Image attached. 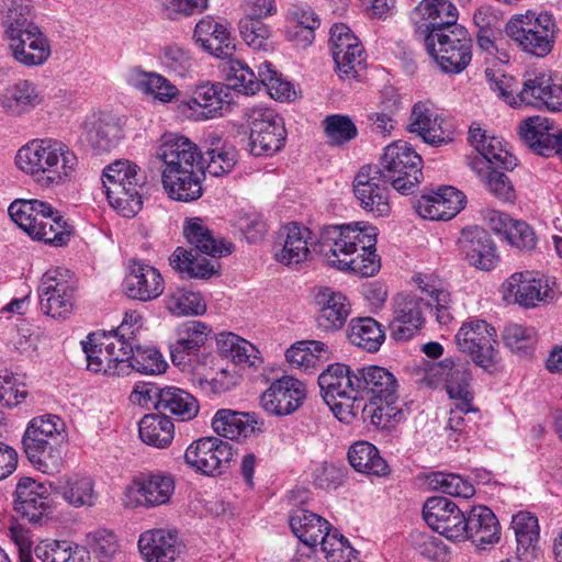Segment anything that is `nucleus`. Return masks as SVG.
<instances>
[{
  "label": "nucleus",
  "mask_w": 562,
  "mask_h": 562,
  "mask_svg": "<svg viewBox=\"0 0 562 562\" xmlns=\"http://www.w3.org/2000/svg\"><path fill=\"white\" fill-rule=\"evenodd\" d=\"M330 267L371 277L380 269L376 228L361 223L324 226L316 240Z\"/></svg>",
  "instance_id": "obj_1"
},
{
  "label": "nucleus",
  "mask_w": 562,
  "mask_h": 562,
  "mask_svg": "<svg viewBox=\"0 0 562 562\" xmlns=\"http://www.w3.org/2000/svg\"><path fill=\"white\" fill-rule=\"evenodd\" d=\"M15 165L41 187L54 188L76 177L79 159L66 143L46 137L23 145L15 155Z\"/></svg>",
  "instance_id": "obj_2"
},
{
  "label": "nucleus",
  "mask_w": 562,
  "mask_h": 562,
  "mask_svg": "<svg viewBox=\"0 0 562 562\" xmlns=\"http://www.w3.org/2000/svg\"><path fill=\"white\" fill-rule=\"evenodd\" d=\"M358 397L369 396L363 415L380 428H389L405 418V412L398 404V382L387 369L379 366L357 368Z\"/></svg>",
  "instance_id": "obj_3"
},
{
  "label": "nucleus",
  "mask_w": 562,
  "mask_h": 562,
  "mask_svg": "<svg viewBox=\"0 0 562 562\" xmlns=\"http://www.w3.org/2000/svg\"><path fill=\"white\" fill-rule=\"evenodd\" d=\"M9 215L30 237L53 246L66 245L72 227L57 210L40 200H15L8 209Z\"/></svg>",
  "instance_id": "obj_4"
},
{
  "label": "nucleus",
  "mask_w": 562,
  "mask_h": 562,
  "mask_svg": "<svg viewBox=\"0 0 562 562\" xmlns=\"http://www.w3.org/2000/svg\"><path fill=\"white\" fill-rule=\"evenodd\" d=\"M102 182L110 205L122 216L133 217L142 210L146 176L135 162L120 159L110 164Z\"/></svg>",
  "instance_id": "obj_5"
},
{
  "label": "nucleus",
  "mask_w": 562,
  "mask_h": 562,
  "mask_svg": "<svg viewBox=\"0 0 562 562\" xmlns=\"http://www.w3.org/2000/svg\"><path fill=\"white\" fill-rule=\"evenodd\" d=\"M558 32L551 13L531 10L514 14L505 25L506 35L517 47L536 57H546L552 52Z\"/></svg>",
  "instance_id": "obj_6"
},
{
  "label": "nucleus",
  "mask_w": 562,
  "mask_h": 562,
  "mask_svg": "<svg viewBox=\"0 0 562 562\" xmlns=\"http://www.w3.org/2000/svg\"><path fill=\"white\" fill-rule=\"evenodd\" d=\"M65 424L57 415L34 417L22 438L24 452L40 471L50 473L60 465V457L54 454L53 446L64 439Z\"/></svg>",
  "instance_id": "obj_7"
},
{
  "label": "nucleus",
  "mask_w": 562,
  "mask_h": 562,
  "mask_svg": "<svg viewBox=\"0 0 562 562\" xmlns=\"http://www.w3.org/2000/svg\"><path fill=\"white\" fill-rule=\"evenodd\" d=\"M423 41L426 50L445 74L462 72L472 59V40L462 25L439 29L426 34Z\"/></svg>",
  "instance_id": "obj_8"
},
{
  "label": "nucleus",
  "mask_w": 562,
  "mask_h": 562,
  "mask_svg": "<svg viewBox=\"0 0 562 562\" xmlns=\"http://www.w3.org/2000/svg\"><path fill=\"white\" fill-rule=\"evenodd\" d=\"M227 79L232 87L245 94H255L265 87L271 98L284 102L294 100L296 92L271 63L265 61L258 67V74L239 59L228 61Z\"/></svg>",
  "instance_id": "obj_9"
},
{
  "label": "nucleus",
  "mask_w": 562,
  "mask_h": 562,
  "mask_svg": "<svg viewBox=\"0 0 562 562\" xmlns=\"http://www.w3.org/2000/svg\"><path fill=\"white\" fill-rule=\"evenodd\" d=\"M378 167L391 180V186L402 194L414 193L423 178V159L404 140L386 146Z\"/></svg>",
  "instance_id": "obj_10"
},
{
  "label": "nucleus",
  "mask_w": 562,
  "mask_h": 562,
  "mask_svg": "<svg viewBox=\"0 0 562 562\" xmlns=\"http://www.w3.org/2000/svg\"><path fill=\"white\" fill-rule=\"evenodd\" d=\"M245 119L249 127L248 150L252 156L270 157L284 147V121L274 110L263 106L246 109Z\"/></svg>",
  "instance_id": "obj_11"
},
{
  "label": "nucleus",
  "mask_w": 562,
  "mask_h": 562,
  "mask_svg": "<svg viewBox=\"0 0 562 562\" xmlns=\"http://www.w3.org/2000/svg\"><path fill=\"white\" fill-rule=\"evenodd\" d=\"M431 371L435 376L445 381L447 393L453 401V407L450 408L449 417V425L453 428L462 420L463 414L475 412L469 362L445 359L434 366Z\"/></svg>",
  "instance_id": "obj_12"
},
{
  "label": "nucleus",
  "mask_w": 562,
  "mask_h": 562,
  "mask_svg": "<svg viewBox=\"0 0 562 562\" xmlns=\"http://www.w3.org/2000/svg\"><path fill=\"white\" fill-rule=\"evenodd\" d=\"M41 311L52 318L65 319L74 310L75 280L68 269L46 271L37 289Z\"/></svg>",
  "instance_id": "obj_13"
},
{
  "label": "nucleus",
  "mask_w": 562,
  "mask_h": 562,
  "mask_svg": "<svg viewBox=\"0 0 562 562\" xmlns=\"http://www.w3.org/2000/svg\"><path fill=\"white\" fill-rule=\"evenodd\" d=\"M456 344L461 352L470 356L472 361L484 370L497 363L496 330L483 319L464 323L456 334Z\"/></svg>",
  "instance_id": "obj_14"
},
{
  "label": "nucleus",
  "mask_w": 562,
  "mask_h": 562,
  "mask_svg": "<svg viewBox=\"0 0 562 562\" xmlns=\"http://www.w3.org/2000/svg\"><path fill=\"white\" fill-rule=\"evenodd\" d=\"M389 183L391 184V180L376 165L361 167L353 179V193L359 205L374 216L389 215Z\"/></svg>",
  "instance_id": "obj_15"
},
{
  "label": "nucleus",
  "mask_w": 562,
  "mask_h": 562,
  "mask_svg": "<svg viewBox=\"0 0 562 562\" xmlns=\"http://www.w3.org/2000/svg\"><path fill=\"white\" fill-rule=\"evenodd\" d=\"M234 456L229 442L218 437H203L193 441L184 452L187 464L206 475L221 474Z\"/></svg>",
  "instance_id": "obj_16"
},
{
  "label": "nucleus",
  "mask_w": 562,
  "mask_h": 562,
  "mask_svg": "<svg viewBox=\"0 0 562 562\" xmlns=\"http://www.w3.org/2000/svg\"><path fill=\"white\" fill-rule=\"evenodd\" d=\"M330 49L340 78H356L363 69L364 49L359 38L346 24H335L330 29Z\"/></svg>",
  "instance_id": "obj_17"
},
{
  "label": "nucleus",
  "mask_w": 562,
  "mask_h": 562,
  "mask_svg": "<svg viewBox=\"0 0 562 562\" xmlns=\"http://www.w3.org/2000/svg\"><path fill=\"white\" fill-rule=\"evenodd\" d=\"M426 524L436 532L452 541L467 538L464 529L465 514L459 506L447 497H429L423 507Z\"/></svg>",
  "instance_id": "obj_18"
},
{
  "label": "nucleus",
  "mask_w": 562,
  "mask_h": 562,
  "mask_svg": "<svg viewBox=\"0 0 562 562\" xmlns=\"http://www.w3.org/2000/svg\"><path fill=\"white\" fill-rule=\"evenodd\" d=\"M409 131L429 145L441 146L453 140L456 124L453 120L441 116L432 103L420 101L412 109Z\"/></svg>",
  "instance_id": "obj_19"
},
{
  "label": "nucleus",
  "mask_w": 562,
  "mask_h": 562,
  "mask_svg": "<svg viewBox=\"0 0 562 562\" xmlns=\"http://www.w3.org/2000/svg\"><path fill=\"white\" fill-rule=\"evenodd\" d=\"M173 476L164 472H151L135 479L127 487L126 496L132 506L155 508L169 504L175 493Z\"/></svg>",
  "instance_id": "obj_20"
},
{
  "label": "nucleus",
  "mask_w": 562,
  "mask_h": 562,
  "mask_svg": "<svg viewBox=\"0 0 562 562\" xmlns=\"http://www.w3.org/2000/svg\"><path fill=\"white\" fill-rule=\"evenodd\" d=\"M457 246L461 259L479 270L491 271L499 261L494 240L482 227L463 228Z\"/></svg>",
  "instance_id": "obj_21"
},
{
  "label": "nucleus",
  "mask_w": 562,
  "mask_h": 562,
  "mask_svg": "<svg viewBox=\"0 0 562 562\" xmlns=\"http://www.w3.org/2000/svg\"><path fill=\"white\" fill-rule=\"evenodd\" d=\"M156 156L165 165L162 175L204 169V159L198 146L183 136H165L157 148Z\"/></svg>",
  "instance_id": "obj_22"
},
{
  "label": "nucleus",
  "mask_w": 562,
  "mask_h": 562,
  "mask_svg": "<svg viewBox=\"0 0 562 562\" xmlns=\"http://www.w3.org/2000/svg\"><path fill=\"white\" fill-rule=\"evenodd\" d=\"M306 396L303 382L283 375L270 384L260 397L261 407L270 415L284 416L295 412Z\"/></svg>",
  "instance_id": "obj_23"
},
{
  "label": "nucleus",
  "mask_w": 562,
  "mask_h": 562,
  "mask_svg": "<svg viewBox=\"0 0 562 562\" xmlns=\"http://www.w3.org/2000/svg\"><path fill=\"white\" fill-rule=\"evenodd\" d=\"M430 302L416 295L398 294L394 299L393 318L390 323L391 337L405 341L414 337L424 324V310Z\"/></svg>",
  "instance_id": "obj_24"
},
{
  "label": "nucleus",
  "mask_w": 562,
  "mask_h": 562,
  "mask_svg": "<svg viewBox=\"0 0 562 562\" xmlns=\"http://www.w3.org/2000/svg\"><path fill=\"white\" fill-rule=\"evenodd\" d=\"M14 495V510L29 522L42 525L50 514V493L43 483L21 477Z\"/></svg>",
  "instance_id": "obj_25"
},
{
  "label": "nucleus",
  "mask_w": 562,
  "mask_h": 562,
  "mask_svg": "<svg viewBox=\"0 0 562 562\" xmlns=\"http://www.w3.org/2000/svg\"><path fill=\"white\" fill-rule=\"evenodd\" d=\"M211 328L200 321H188L177 328V340L170 345V358L182 371L193 369L194 358L211 335Z\"/></svg>",
  "instance_id": "obj_26"
},
{
  "label": "nucleus",
  "mask_w": 562,
  "mask_h": 562,
  "mask_svg": "<svg viewBox=\"0 0 562 562\" xmlns=\"http://www.w3.org/2000/svg\"><path fill=\"white\" fill-rule=\"evenodd\" d=\"M411 20L417 34L424 40L426 34L441 29L459 26L458 10L449 0H422L411 12Z\"/></svg>",
  "instance_id": "obj_27"
},
{
  "label": "nucleus",
  "mask_w": 562,
  "mask_h": 562,
  "mask_svg": "<svg viewBox=\"0 0 562 562\" xmlns=\"http://www.w3.org/2000/svg\"><path fill=\"white\" fill-rule=\"evenodd\" d=\"M233 102L232 88L222 82H204L194 88L187 101L190 110L198 112V120L222 116Z\"/></svg>",
  "instance_id": "obj_28"
},
{
  "label": "nucleus",
  "mask_w": 562,
  "mask_h": 562,
  "mask_svg": "<svg viewBox=\"0 0 562 562\" xmlns=\"http://www.w3.org/2000/svg\"><path fill=\"white\" fill-rule=\"evenodd\" d=\"M312 232L299 223L284 225L274 246V258L284 265H297L306 261L311 255Z\"/></svg>",
  "instance_id": "obj_29"
},
{
  "label": "nucleus",
  "mask_w": 562,
  "mask_h": 562,
  "mask_svg": "<svg viewBox=\"0 0 562 562\" xmlns=\"http://www.w3.org/2000/svg\"><path fill=\"white\" fill-rule=\"evenodd\" d=\"M7 42L14 60L27 67L43 65L52 53L49 42L38 25L23 29Z\"/></svg>",
  "instance_id": "obj_30"
},
{
  "label": "nucleus",
  "mask_w": 562,
  "mask_h": 562,
  "mask_svg": "<svg viewBox=\"0 0 562 562\" xmlns=\"http://www.w3.org/2000/svg\"><path fill=\"white\" fill-rule=\"evenodd\" d=\"M465 204V195L453 187H443L431 194H424L416 200V213L431 221H449L454 217Z\"/></svg>",
  "instance_id": "obj_31"
},
{
  "label": "nucleus",
  "mask_w": 562,
  "mask_h": 562,
  "mask_svg": "<svg viewBox=\"0 0 562 562\" xmlns=\"http://www.w3.org/2000/svg\"><path fill=\"white\" fill-rule=\"evenodd\" d=\"M520 105L547 109L551 112L562 110V86L553 81L548 72H539L524 81L518 91Z\"/></svg>",
  "instance_id": "obj_32"
},
{
  "label": "nucleus",
  "mask_w": 562,
  "mask_h": 562,
  "mask_svg": "<svg viewBox=\"0 0 562 562\" xmlns=\"http://www.w3.org/2000/svg\"><path fill=\"white\" fill-rule=\"evenodd\" d=\"M193 38L209 54L233 60L235 40L227 25L215 21L212 16H204L196 23Z\"/></svg>",
  "instance_id": "obj_33"
},
{
  "label": "nucleus",
  "mask_w": 562,
  "mask_h": 562,
  "mask_svg": "<svg viewBox=\"0 0 562 562\" xmlns=\"http://www.w3.org/2000/svg\"><path fill=\"white\" fill-rule=\"evenodd\" d=\"M126 294L134 300L151 301L165 290V281L158 269L144 262L133 260L130 273L125 278Z\"/></svg>",
  "instance_id": "obj_34"
},
{
  "label": "nucleus",
  "mask_w": 562,
  "mask_h": 562,
  "mask_svg": "<svg viewBox=\"0 0 562 562\" xmlns=\"http://www.w3.org/2000/svg\"><path fill=\"white\" fill-rule=\"evenodd\" d=\"M506 292L524 307H536L552 299L553 290L547 279L533 278L530 272H516L506 281Z\"/></svg>",
  "instance_id": "obj_35"
},
{
  "label": "nucleus",
  "mask_w": 562,
  "mask_h": 562,
  "mask_svg": "<svg viewBox=\"0 0 562 562\" xmlns=\"http://www.w3.org/2000/svg\"><path fill=\"white\" fill-rule=\"evenodd\" d=\"M138 549L146 562H176L182 543L176 532L153 529L139 536Z\"/></svg>",
  "instance_id": "obj_36"
},
{
  "label": "nucleus",
  "mask_w": 562,
  "mask_h": 562,
  "mask_svg": "<svg viewBox=\"0 0 562 562\" xmlns=\"http://www.w3.org/2000/svg\"><path fill=\"white\" fill-rule=\"evenodd\" d=\"M520 136L540 156L550 157L560 146V132L557 133L553 121L541 115L525 120L520 126Z\"/></svg>",
  "instance_id": "obj_37"
},
{
  "label": "nucleus",
  "mask_w": 562,
  "mask_h": 562,
  "mask_svg": "<svg viewBox=\"0 0 562 562\" xmlns=\"http://www.w3.org/2000/svg\"><path fill=\"white\" fill-rule=\"evenodd\" d=\"M467 539L480 549L495 544L501 539V527L495 514L486 506H473L465 516Z\"/></svg>",
  "instance_id": "obj_38"
},
{
  "label": "nucleus",
  "mask_w": 562,
  "mask_h": 562,
  "mask_svg": "<svg viewBox=\"0 0 562 562\" xmlns=\"http://www.w3.org/2000/svg\"><path fill=\"white\" fill-rule=\"evenodd\" d=\"M262 423L249 413L222 408L212 418V428L221 437L231 440H243L261 432Z\"/></svg>",
  "instance_id": "obj_39"
},
{
  "label": "nucleus",
  "mask_w": 562,
  "mask_h": 562,
  "mask_svg": "<svg viewBox=\"0 0 562 562\" xmlns=\"http://www.w3.org/2000/svg\"><path fill=\"white\" fill-rule=\"evenodd\" d=\"M80 136L94 150L102 153L115 148L123 138V130L115 119L87 117L80 125Z\"/></svg>",
  "instance_id": "obj_40"
},
{
  "label": "nucleus",
  "mask_w": 562,
  "mask_h": 562,
  "mask_svg": "<svg viewBox=\"0 0 562 562\" xmlns=\"http://www.w3.org/2000/svg\"><path fill=\"white\" fill-rule=\"evenodd\" d=\"M357 368L351 369L344 363H334L318 376V385L325 400L327 398H358Z\"/></svg>",
  "instance_id": "obj_41"
},
{
  "label": "nucleus",
  "mask_w": 562,
  "mask_h": 562,
  "mask_svg": "<svg viewBox=\"0 0 562 562\" xmlns=\"http://www.w3.org/2000/svg\"><path fill=\"white\" fill-rule=\"evenodd\" d=\"M54 492L75 508L92 507L99 497L93 479L78 473L60 477Z\"/></svg>",
  "instance_id": "obj_42"
},
{
  "label": "nucleus",
  "mask_w": 562,
  "mask_h": 562,
  "mask_svg": "<svg viewBox=\"0 0 562 562\" xmlns=\"http://www.w3.org/2000/svg\"><path fill=\"white\" fill-rule=\"evenodd\" d=\"M469 140L480 156L495 168L513 170L517 166V158L504 142L499 137L487 136L481 127H470Z\"/></svg>",
  "instance_id": "obj_43"
},
{
  "label": "nucleus",
  "mask_w": 562,
  "mask_h": 562,
  "mask_svg": "<svg viewBox=\"0 0 562 562\" xmlns=\"http://www.w3.org/2000/svg\"><path fill=\"white\" fill-rule=\"evenodd\" d=\"M316 299L321 305L317 315L318 327L326 331L340 329L350 314L351 308L348 299L342 293L328 288L322 289Z\"/></svg>",
  "instance_id": "obj_44"
},
{
  "label": "nucleus",
  "mask_w": 562,
  "mask_h": 562,
  "mask_svg": "<svg viewBox=\"0 0 562 562\" xmlns=\"http://www.w3.org/2000/svg\"><path fill=\"white\" fill-rule=\"evenodd\" d=\"M512 528L514 529L517 542V558L525 562L536 559L539 553V526L537 517L530 513L520 512L513 516Z\"/></svg>",
  "instance_id": "obj_45"
},
{
  "label": "nucleus",
  "mask_w": 562,
  "mask_h": 562,
  "mask_svg": "<svg viewBox=\"0 0 562 562\" xmlns=\"http://www.w3.org/2000/svg\"><path fill=\"white\" fill-rule=\"evenodd\" d=\"M204 169L184 170L179 173L161 175L169 198L181 202L195 201L203 194Z\"/></svg>",
  "instance_id": "obj_46"
},
{
  "label": "nucleus",
  "mask_w": 562,
  "mask_h": 562,
  "mask_svg": "<svg viewBox=\"0 0 562 562\" xmlns=\"http://www.w3.org/2000/svg\"><path fill=\"white\" fill-rule=\"evenodd\" d=\"M286 361L296 369L311 373L330 358L328 346L317 340L297 341L285 352Z\"/></svg>",
  "instance_id": "obj_47"
},
{
  "label": "nucleus",
  "mask_w": 562,
  "mask_h": 562,
  "mask_svg": "<svg viewBox=\"0 0 562 562\" xmlns=\"http://www.w3.org/2000/svg\"><path fill=\"white\" fill-rule=\"evenodd\" d=\"M290 527L297 539L307 548L321 544L322 538L329 532V522L322 516L299 508L290 517Z\"/></svg>",
  "instance_id": "obj_48"
},
{
  "label": "nucleus",
  "mask_w": 562,
  "mask_h": 562,
  "mask_svg": "<svg viewBox=\"0 0 562 562\" xmlns=\"http://www.w3.org/2000/svg\"><path fill=\"white\" fill-rule=\"evenodd\" d=\"M156 409L162 415L169 413L180 422H188L198 415L200 406L189 392L177 386H165Z\"/></svg>",
  "instance_id": "obj_49"
},
{
  "label": "nucleus",
  "mask_w": 562,
  "mask_h": 562,
  "mask_svg": "<svg viewBox=\"0 0 562 562\" xmlns=\"http://www.w3.org/2000/svg\"><path fill=\"white\" fill-rule=\"evenodd\" d=\"M183 234L190 245L201 254L211 257H222L232 252L233 245L214 238L212 232L199 217L186 221Z\"/></svg>",
  "instance_id": "obj_50"
},
{
  "label": "nucleus",
  "mask_w": 562,
  "mask_h": 562,
  "mask_svg": "<svg viewBox=\"0 0 562 562\" xmlns=\"http://www.w3.org/2000/svg\"><path fill=\"white\" fill-rule=\"evenodd\" d=\"M43 101L37 87L29 80H21L5 89L1 95L3 109L12 115H22L35 109Z\"/></svg>",
  "instance_id": "obj_51"
},
{
  "label": "nucleus",
  "mask_w": 562,
  "mask_h": 562,
  "mask_svg": "<svg viewBox=\"0 0 562 562\" xmlns=\"http://www.w3.org/2000/svg\"><path fill=\"white\" fill-rule=\"evenodd\" d=\"M41 562H89L90 554L83 547L65 540H42L34 548Z\"/></svg>",
  "instance_id": "obj_52"
},
{
  "label": "nucleus",
  "mask_w": 562,
  "mask_h": 562,
  "mask_svg": "<svg viewBox=\"0 0 562 562\" xmlns=\"http://www.w3.org/2000/svg\"><path fill=\"white\" fill-rule=\"evenodd\" d=\"M350 465L358 472L375 476H385L390 467L380 456L375 446L368 441L355 442L348 451Z\"/></svg>",
  "instance_id": "obj_53"
},
{
  "label": "nucleus",
  "mask_w": 562,
  "mask_h": 562,
  "mask_svg": "<svg viewBox=\"0 0 562 562\" xmlns=\"http://www.w3.org/2000/svg\"><path fill=\"white\" fill-rule=\"evenodd\" d=\"M140 440L151 447L167 448L175 435V426L167 415L147 414L138 423Z\"/></svg>",
  "instance_id": "obj_54"
},
{
  "label": "nucleus",
  "mask_w": 562,
  "mask_h": 562,
  "mask_svg": "<svg viewBox=\"0 0 562 562\" xmlns=\"http://www.w3.org/2000/svg\"><path fill=\"white\" fill-rule=\"evenodd\" d=\"M347 337L350 344L369 352H375L383 344L385 334L374 318L359 317L351 319Z\"/></svg>",
  "instance_id": "obj_55"
},
{
  "label": "nucleus",
  "mask_w": 562,
  "mask_h": 562,
  "mask_svg": "<svg viewBox=\"0 0 562 562\" xmlns=\"http://www.w3.org/2000/svg\"><path fill=\"white\" fill-rule=\"evenodd\" d=\"M31 0H3L1 22L5 40L36 25L31 19Z\"/></svg>",
  "instance_id": "obj_56"
},
{
  "label": "nucleus",
  "mask_w": 562,
  "mask_h": 562,
  "mask_svg": "<svg viewBox=\"0 0 562 562\" xmlns=\"http://www.w3.org/2000/svg\"><path fill=\"white\" fill-rule=\"evenodd\" d=\"M133 85L140 92L153 97L161 103L171 102L179 93L175 85L156 72L142 71L136 74Z\"/></svg>",
  "instance_id": "obj_57"
},
{
  "label": "nucleus",
  "mask_w": 562,
  "mask_h": 562,
  "mask_svg": "<svg viewBox=\"0 0 562 562\" xmlns=\"http://www.w3.org/2000/svg\"><path fill=\"white\" fill-rule=\"evenodd\" d=\"M207 165L204 166V173L221 177L232 171L237 162V150L233 145L223 142L220 137H213L211 147L207 149Z\"/></svg>",
  "instance_id": "obj_58"
},
{
  "label": "nucleus",
  "mask_w": 562,
  "mask_h": 562,
  "mask_svg": "<svg viewBox=\"0 0 562 562\" xmlns=\"http://www.w3.org/2000/svg\"><path fill=\"white\" fill-rule=\"evenodd\" d=\"M82 349L86 353L87 369L94 373L114 375L112 360L110 358L106 341L101 334L92 333L82 341Z\"/></svg>",
  "instance_id": "obj_59"
},
{
  "label": "nucleus",
  "mask_w": 562,
  "mask_h": 562,
  "mask_svg": "<svg viewBox=\"0 0 562 562\" xmlns=\"http://www.w3.org/2000/svg\"><path fill=\"white\" fill-rule=\"evenodd\" d=\"M171 267L188 278L207 279L215 273L207 259L199 260L191 250L178 247L170 256Z\"/></svg>",
  "instance_id": "obj_60"
},
{
  "label": "nucleus",
  "mask_w": 562,
  "mask_h": 562,
  "mask_svg": "<svg viewBox=\"0 0 562 562\" xmlns=\"http://www.w3.org/2000/svg\"><path fill=\"white\" fill-rule=\"evenodd\" d=\"M166 307L175 316L200 315L206 310L199 293L184 289L170 293L166 299Z\"/></svg>",
  "instance_id": "obj_61"
},
{
  "label": "nucleus",
  "mask_w": 562,
  "mask_h": 562,
  "mask_svg": "<svg viewBox=\"0 0 562 562\" xmlns=\"http://www.w3.org/2000/svg\"><path fill=\"white\" fill-rule=\"evenodd\" d=\"M323 125L331 146L345 145L358 136V128L348 115H328L323 121Z\"/></svg>",
  "instance_id": "obj_62"
},
{
  "label": "nucleus",
  "mask_w": 562,
  "mask_h": 562,
  "mask_svg": "<svg viewBox=\"0 0 562 562\" xmlns=\"http://www.w3.org/2000/svg\"><path fill=\"white\" fill-rule=\"evenodd\" d=\"M160 60L164 67L177 77H187L194 67V60L189 49L170 44L162 48Z\"/></svg>",
  "instance_id": "obj_63"
},
{
  "label": "nucleus",
  "mask_w": 562,
  "mask_h": 562,
  "mask_svg": "<svg viewBox=\"0 0 562 562\" xmlns=\"http://www.w3.org/2000/svg\"><path fill=\"white\" fill-rule=\"evenodd\" d=\"M239 33L245 43L257 50H269L272 48L270 30L260 19L245 16L239 21Z\"/></svg>",
  "instance_id": "obj_64"
}]
</instances>
